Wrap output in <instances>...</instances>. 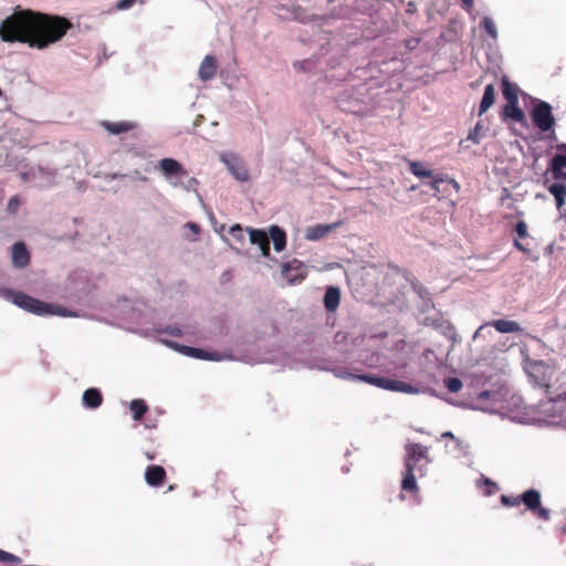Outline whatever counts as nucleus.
Here are the masks:
<instances>
[{
    "mask_svg": "<svg viewBox=\"0 0 566 566\" xmlns=\"http://www.w3.org/2000/svg\"><path fill=\"white\" fill-rule=\"evenodd\" d=\"M356 294L388 313L409 306L416 298L424 301L427 297L424 289L398 269L374 261L356 263Z\"/></svg>",
    "mask_w": 566,
    "mask_h": 566,
    "instance_id": "f257e3e1",
    "label": "nucleus"
},
{
    "mask_svg": "<svg viewBox=\"0 0 566 566\" xmlns=\"http://www.w3.org/2000/svg\"><path fill=\"white\" fill-rule=\"evenodd\" d=\"M71 28L72 23L64 17L27 9L15 11L1 22L0 38L3 42H19L44 50L59 42Z\"/></svg>",
    "mask_w": 566,
    "mask_h": 566,
    "instance_id": "f03ea898",
    "label": "nucleus"
},
{
    "mask_svg": "<svg viewBox=\"0 0 566 566\" xmlns=\"http://www.w3.org/2000/svg\"><path fill=\"white\" fill-rule=\"evenodd\" d=\"M10 295L15 305L36 315L59 314L66 316L65 310H62L61 307H53L52 305L39 301L23 292H10Z\"/></svg>",
    "mask_w": 566,
    "mask_h": 566,
    "instance_id": "7ed1b4c3",
    "label": "nucleus"
},
{
    "mask_svg": "<svg viewBox=\"0 0 566 566\" xmlns=\"http://www.w3.org/2000/svg\"><path fill=\"white\" fill-rule=\"evenodd\" d=\"M532 119L534 125L542 132L551 130L555 124L552 106L546 102H539L533 108Z\"/></svg>",
    "mask_w": 566,
    "mask_h": 566,
    "instance_id": "20e7f679",
    "label": "nucleus"
},
{
    "mask_svg": "<svg viewBox=\"0 0 566 566\" xmlns=\"http://www.w3.org/2000/svg\"><path fill=\"white\" fill-rule=\"evenodd\" d=\"M281 273L289 283H298L305 279L307 266L304 262L293 259L282 265Z\"/></svg>",
    "mask_w": 566,
    "mask_h": 566,
    "instance_id": "39448f33",
    "label": "nucleus"
},
{
    "mask_svg": "<svg viewBox=\"0 0 566 566\" xmlns=\"http://www.w3.org/2000/svg\"><path fill=\"white\" fill-rule=\"evenodd\" d=\"M551 170L555 179H566V144L556 146V154L551 160Z\"/></svg>",
    "mask_w": 566,
    "mask_h": 566,
    "instance_id": "423d86ee",
    "label": "nucleus"
},
{
    "mask_svg": "<svg viewBox=\"0 0 566 566\" xmlns=\"http://www.w3.org/2000/svg\"><path fill=\"white\" fill-rule=\"evenodd\" d=\"M406 460L405 464H410L413 469L417 468V464L422 460L424 464L429 463L428 448L423 447L419 443H409L406 447Z\"/></svg>",
    "mask_w": 566,
    "mask_h": 566,
    "instance_id": "0eeeda50",
    "label": "nucleus"
},
{
    "mask_svg": "<svg viewBox=\"0 0 566 566\" xmlns=\"http://www.w3.org/2000/svg\"><path fill=\"white\" fill-rule=\"evenodd\" d=\"M409 166L410 171L415 176L419 178H430V181H428L427 185L430 186L431 189L434 190L436 192L440 191L439 184L443 182L444 180L442 176H434L432 174V170L426 168L423 164L418 161H410Z\"/></svg>",
    "mask_w": 566,
    "mask_h": 566,
    "instance_id": "6e6552de",
    "label": "nucleus"
},
{
    "mask_svg": "<svg viewBox=\"0 0 566 566\" xmlns=\"http://www.w3.org/2000/svg\"><path fill=\"white\" fill-rule=\"evenodd\" d=\"M382 389L394 392H402L408 395H418L420 392H423V390L407 384L401 380L392 379L389 377H386Z\"/></svg>",
    "mask_w": 566,
    "mask_h": 566,
    "instance_id": "1a4fd4ad",
    "label": "nucleus"
},
{
    "mask_svg": "<svg viewBox=\"0 0 566 566\" xmlns=\"http://www.w3.org/2000/svg\"><path fill=\"white\" fill-rule=\"evenodd\" d=\"M166 480V471L161 465H148L145 470V481L149 486L158 488Z\"/></svg>",
    "mask_w": 566,
    "mask_h": 566,
    "instance_id": "9d476101",
    "label": "nucleus"
},
{
    "mask_svg": "<svg viewBox=\"0 0 566 566\" xmlns=\"http://www.w3.org/2000/svg\"><path fill=\"white\" fill-rule=\"evenodd\" d=\"M159 169L166 177L178 176L184 177L187 176V171L184 166L174 158H164L159 161Z\"/></svg>",
    "mask_w": 566,
    "mask_h": 566,
    "instance_id": "9b49d317",
    "label": "nucleus"
},
{
    "mask_svg": "<svg viewBox=\"0 0 566 566\" xmlns=\"http://www.w3.org/2000/svg\"><path fill=\"white\" fill-rule=\"evenodd\" d=\"M101 126L112 135H119L123 133H128L134 130L137 127V124L134 122H109L103 120Z\"/></svg>",
    "mask_w": 566,
    "mask_h": 566,
    "instance_id": "f8f14e48",
    "label": "nucleus"
},
{
    "mask_svg": "<svg viewBox=\"0 0 566 566\" xmlns=\"http://www.w3.org/2000/svg\"><path fill=\"white\" fill-rule=\"evenodd\" d=\"M217 60L212 55H206L199 67V77L203 81H210L217 74Z\"/></svg>",
    "mask_w": 566,
    "mask_h": 566,
    "instance_id": "ddd939ff",
    "label": "nucleus"
},
{
    "mask_svg": "<svg viewBox=\"0 0 566 566\" xmlns=\"http://www.w3.org/2000/svg\"><path fill=\"white\" fill-rule=\"evenodd\" d=\"M12 262L17 268H24L30 262L29 251L23 242H17L12 247Z\"/></svg>",
    "mask_w": 566,
    "mask_h": 566,
    "instance_id": "4468645a",
    "label": "nucleus"
},
{
    "mask_svg": "<svg viewBox=\"0 0 566 566\" xmlns=\"http://www.w3.org/2000/svg\"><path fill=\"white\" fill-rule=\"evenodd\" d=\"M337 226H338V223L316 224L313 227H307V229L305 231V238L311 241L322 239L325 235H327Z\"/></svg>",
    "mask_w": 566,
    "mask_h": 566,
    "instance_id": "2eb2a0df",
    "label": "nucleus"
},
{
    "mask_svg": "<svg viewBox=\"0 0 566 566\" xmlns=\"http://www.w3.org/2000/svg\"><path fill=\"white\" fill-rule=\"evenodd\" d=\"M541 492L535 489L526 490L520 496V503L523 502L526 509L533 512L541 505Z\"/></svg>",
    "mask_w": 566,
    "mask_h": 566,
    "instance_id": "dca6fc26",
    "label": "nucleus"
},
{
    "mask_svg": "<svg viewBox=\"0 0 566 566\" xmlns=\"http://www.w3.org/2000/svg\"><path fill=\"white\" fill-rule=\"evenodd\" d=\"M269 234L271 240L273 241L274 250L276 252H281L286 247V233L279 226H271L269 229Z\"/></svg>",
    "mask_w": 566,
    "mask_h": 566,
    "instance_id": "f3484780",
    "label": "nucleus"
},
{
    "mask_svg": "<svg viewBox=\"0 0 566 566\" xmlns=\"http://www.w3.org/2000/svg\"><path fill=\"white\" fill-rule=\"evenodd\" d=\"M82 400L85 407L96 409L102 405L103 396L98 389L88 388L84 391Z\"/></svg>",
    "mask_w": 566,
    "mask_h": 566,
    "instance_id": "a211bd4d",
    "label": "nucleus"
},
{
    "mask_svg": "<svg viewBox=\"0 0 566 566\" xmlns=\"http://www.w3.org/2000/svg\"><path fill=\"white\" fill-rule=\"evenodd\" d=\"M416 469L410 464H405L403 479L401 481V489L407 492H417L418 484L415 475Z\"/></svg>",
    "mask_w": 566,
    "mask_h": 566,
    "instance_id": "6ab92c4d",
    "label": "nucleus"
},
{
    "mask_svg": "<svg viewBox=\"0 0 566 566\" xmlns=\"http://www.w3.org/2000/svg\"><path fill=\"white\" fill-rule=\"evenodd\" d=\"M502 93L507 103L518 104V87L505 76L502 78Z\"/></svg>",
    "mask_w": 566,
    "mask_h": 566,
    "instance_id": "aec40b11",
    "label": "nucleus"
},
{
    "mask_svg": "<svg viewBox=\"0 0 566 566\" xmlns=\"http://www.w3.org/2000/svg\"><path fill=\"white\" fill-rule=\"evenodd\" d=\"M340 301V292L337 287L329 286L324 296V305L327 311H335Z\"/></svg>",
    "mask_w": 566,
    "mask_h": 566,
    "instance_id": "412c9836",
    "label": "nucleus"
},
{
    "mask_svg": "<svg viewBox=\"0 0 566 566\" xmlns=\"http://www.w3.org/2000/svg\"><path fill=\"white\" fill-rule=\"evenodd\" d=\"M489 325H492L500 333H514L522 329L517 322L509 319H496Z\"/></svg>",
    "mask_w": 566,
    "mask_h": 566,
    "instance_id": "4be33fe9",
    "label": "nucleus"
},
{
    "mask_svg": "<svg viewBox=\"0 0 566 566\" xmlns=\"http://www.w3.org/2000/svg\"><path fill=\"white\" fill-rule=\"evenodd\" d=\"M494 101H495V90L492 84H489L484 88V93H483L482 101H481L480 108H479L480 115L485 113L494 104Z\"/></svg>",
    "mask_w": 566,
    "mask_h": 566,
    "instance_id": "5701e85b",
    "label": "nucleus"
},
{
    "mask_svg": "<svg viewBox=\"0 0 566 566\" xmlns=\"http://www.w3.org/2000/svg\"><path fill=\"white\" fill-rule=\"evenodd\" d=\"M185 353L190 355L191 357L199 358V359H207V360H219L220 356L217 354L209 353L205 349L200 348H193V347H187L185 346Z\"/></svg>",
    "mask_w": 566,
    "mask_h": 566,
    "instance_id": "b1692460",
    "label": "nucleus"
},
{
    "mask_svg": "<svg viewBox=\"0 0 566 566\" xmlns=\"http://www.w3.org/2000/svg\"><path fill=\"white\" fill-rule=\"evenodd\" d=\"M134 420H140L148 410V406L142 399H134L129 406Z\"/></svg>",
    "mask_w": 566,
    "mask_h": 566,
    "instance_id": "393cba45",
    "label": "nucleus"
},
{
    "mask_svg": "<svg viewBox=\"0 0 566 566\" xmlns=\"http://www.w3.org/2000/svg\"><path fill=\"white\" fill-rule=\"evenodd\" d=\"M454 446L452 449H449V446L447 444L446 448L450 451V452H458V455L459 457H467L470 454V444L460 439V438H457L454 441H453Z\"/></svg>",
    "mask_w": 566,
    "mask_h": 566,
    "instance_id": "a878e982",
    "label": "nucleus"
},
{
    "mask_svg": "<svg viewBox=\"0 0 566 566\" xmlns=\"http://www.w3.org/2000/svg\"><path fill=\"white\" fill-rule=\"evenodd\" d=\"M504 114L516 122H521L524 118V112L518 107V104L507 103Z\"/></svg>",
    "mask_w": 566,
    "mask_h": 566,
    "instance_id": "bb28decb",
    "label": "nucleus"
},
{
    "mask_svg": "<svg viewBox=\"0 0 566 566\" xmlns=\"http://www.w3.org/2000/svg\"><path fill=\"white\" fill-rule=\"evenodd\" d=\"M248 231L252 244H256L259 247L264 245L266 240L269 239V235L263 230L248 229Z\"/></svg>",
    "mask_w": 566,
    "mask_h": 566,
    "instance_id": "cd10ccee",
    "label": "nucleus"
},
{
    "mask_svg": "<svg viewBox=\"0 0 566 566\" xmlns=\"http://www.w3.org/2000/svg\"><path fill=\"white\" fill-rule=\"evenodd\" d=\"M386 377L382 376H373V375H356V380H360L367 384H370L373 386H376L378 388L384 387Z\"/></svg>",
    "mask_w": 566,
    "mask_h": 566,
    "instance_id": "c85d7f7f",
    "label": "nucleus"
},
{
    "mask_svg": "<svg viewBox=\"0 0 566 566\" xmlns=\"http://www.w3.org/2000/svg\"><path fill=\"white\" fill-rule=\"evenodd\" d=\"M229 169H230L231 174L233 175V177L237 180H240V181H248L249 180L250 175H249L248 169L244 166H242V165H230Z\"/></svg>",
    "mask_w": 566,
    "mask_h": 566,
    "instance_id": "c756f323",
    "label": "nucleus"
},
{
    "mask_svg": "<svg viewBox=\"0 0 566 566\" xmlns=\"http://www.w3.org/2000/svg\"><path fill=\"white\" fill-rule=\"evenodd\" d=\"M482 27L484 28L485 32L492 38H497V29L494 23V21L490 17H484L482 20Z\"/></svg>",
    "mask_w": 566,
    "mask_h": 566,
    "instance_id": "7c9ffc66",
    "label": "nucleus"
},
{
    "mask_svg": "<svg viewBox=\"0 0 566 566\" xmlns=\"http://www.w3.org/2000/svg\"><path fill=\"white\" fill-rule=\"evenodd\" d=\"M484 134L482 132V125L478 123L474 128L469 133L468 140H472L474 144H480L483 139Z\"/></svg>",
    "mask_w": 566,
    "mask_h": 566,
    "instance_id": "2f4dec72",
    "label": "nucleus"
},
{
    "mask_svg": "<svg viewBox=\"0 0 566 566\" xmlns=\"http://www.w3.org/2000/svg\"><path fill=\"white\" fill-rule=\"evenodd\" d=\"M229 232L235 242L243 244L245 237L244 231L240 224L232 226Z\"/></svg>",
    "mask_w": 566,
    "mask_h": 566,
    "instance_id": "473e14b6",
    "label": "nucleus"
},
{
    "mask_svg": "<svg viewBox=\"0 0 566 566\" xmlns=\"http://www.w3.org/2000/svg\"><path fill=\"white\" fill-rule=\"evenodd\" d=\"M549 192L556 197H562L566 195V187L563 184L554 182L548 187Z\"/></svg>",
    "mask_w": 566,
    "mask_h": 566,
    "instance_id": "72a5a7b5",
    "label": "nucleus"
},
{
    "mask_svg": "<svg viewBox=\"0 0 566 566\" xmlns=\"http://www.w3.org/2000/svg\"><path fill=\"white\" fill-rule=\"evenodd\" d=\"M446 387L450 392H458L462 388V382L459 378L446 379Z\"/></svg>",
    "mask_w": 566,
    "mask_h": 566,
    "instance_id": "f704fd0d",
    "label": "nucleus"
},
{
    "mask_svg": "<svg viewBox=\"0 0 566 566\" xmlns=\"http://www.w3.org/2000/svg\"><path fill=\"white\" fill-rule=\"evenodd\" d=\"M515 232L518 235V238H526L528 235L526 222L523 220L518 221L515 226Z\"/></svg>",
    "mask_w": 566,
    "mask_h": 566,
    "instance_id": "c9c22d12",
    "label": "nucleus"
},
{
    "mask_svg": "<svg viewBox=\"0 0 566 566\" xmlns=\"http://www.w3.org/2000/svg\"><path fill=\"white\" fill-rule=\"evenodd\" d=\"M501 502L505 506H511V507L517 506L520 504V496L516 497V496L502 495Z\"/></svg>",
    "mask_w": 566,
    "mask_h": 566,
    "instance_id": "e433bc0d",
    "label": "nucleus"
},
{
    "mask_svg": "<svg viewBox=\"0 0 566 566\" xmlns=\"http://www.w3.org/2000/svg\"><path fill=\"white\" fill-rule=\"evenodd\" d=\"M0 562L19 563L20 558L11 553L0 549Z\"/></svg>",
    "mask_w": 566,
    "mask_h": 566,
    "instance_id": "4c0bfd02",
    "label": "nucleus"
},
{
    "mask_svg": "<svg viewBox=\"0 0 566 566\" xmlns=\"http://www.w3.org/2000/svg\"><path fill=\"white\" fill-rule=\"evenodd\" d=\"M19 207H20L19 198L17 196L10 198V200L8 202V207H7L8 211L10 213H15L18 211Z\"/></svg>",
    "mask_w": 566,
    "mask_h": 566,
    "instance_id": "58836bf2",
    "label": "nucleus"
},
{
    "mask_svg": "<svg viewBox=\"0 0 566 566\" xmlns=\"http://www.w3.org/2000/svg\"><path fill=\"white\" fill-rule=\"evenodd\" d=\"M537 515L539 518L544 521H548L551 518V511L548 509L542 507L541 505L536 509Z\"/></svg>",
    "mask_w": 566,
    "mask_h": 566,
    "instance_id": "ea45409f",
    "label": "nucleus"
},
{
    "mask_svg": "<svg viewBox=\"0 0 566 566\" xmlns=\"http://www.w3.org/2000/svg\"><path fill=\"white\" fill-rule=\"evenodd\" d=\"M136 0H119L116 4L118 10H126L134 6Z\"/></svg>",
    "mask_w": 566,
    "mask_h": 566,
    "instance_id": "a19ab883",
    "label": "nucleus"
},
{
    "mask_svg": "<svg viewBox=\"0 0 566 566\" xmlns=\"http://www.w3.org/2000/svg\"><path fill=\"white\" fill-rule=\"evenodd\" d=\"M186 227L189 228V230L195 234H199L200 232V228L197 223H193V222H188L186 223Z\"/></svg>",
    "mask_w": 566,
    "mask_h": 566,
    "instance_id": "79ce46f5",
    "label": "nucleus"
},
{
    "mask_svg": "<svg viewBox=\"0 0 566 566\" xmlns=\"http://www.w3.org/2000/svg\"><path fill=\"white\" fill-rule=\"evenodd\" d=\"M260 249H261V252H262L263 256H265V258L270 256V241H269V239L266 240L264 245H260Z\"/></svg>",
    "mask_w": 566,
    "mask_h": 566,
    "instance_id": "37998d69",
    "label": "nucleus"
},
{
    "mask_svg": "<svg viewBox=\"0 0 566 566\" xmlns=\"http://www.w3.org/2000/svg\"><path fill=\"white\" fill-rule=\"evenodd\" d=\"M346 338H347V335L345 333H337L335 335V343L342 344L343 342H345Z\"/></svg>",
    "mask_w": 566,
    "mask_h": 566,
    "instance_id": "c03bdc74",
    "label": "nucleus"
},
{
    "mask_svg": "<svg viewBox=\"0 0 566 566\" xmlns=\"http://www.w3.org/2000/svg\"><path fill=\"white\" fill-rule=\"evenodd\" d=\"M444 438H448V439H450L452 441H454L457 439V437L451 431H444L441 434L440 439H444Z\"/></svg>",
    "mask_w": 566,
    "mask_h": 566,
    "instance_id": "a18cd8bd",
    "label": "nucleus"
},
{
    "mask_svg": "<svg viewBox=\"0 0 566 566\" xmlns=\"http://www.w3.org/2000/svg\"><path fill=\"white\" fill-rule=\"evenodd\" d=\"M555 200H556V206H557V208L559 209V208H562V207L564 206V203H565V196L556 197V198H555Z\"/></svg>",
    "mask_w": 566,
    "mask_h": 566,
    "instance_id": "49530a36",
    "label": "nucleus"
},
{
    "mask_svg": "<svg viewBox=\"0 0 566 566\" xmlns=\"http://www.w3.org/2000/svg\"><path fill=\"white\" fill-rule=\"evenodd\" d=\"M514 245H515L518 250H521V251H523V252H525V251H526V249L524 248V245H523L521 242H518L517 240H515V241H514Z\"/></svg>",
    "mask_w": 566,
    "mask_h": 566,
    "instance_id": "de8ad7c7",
    "label": "nucleus"
},
{
    "mask_svg": "<svg viewBox=\"0 0 566 566\" xmlns=\"http://www.w3.org/2000/svg\"><path fill=\"white\" fill-rule=\"evenodd\" d=\"M464 7L471 8L473 6L474 0H462Z\"/></svg>",
    "mask_w": 566,
    "mask_h": 566,
    "instance_id": "09e8293b",
    "label": "nucleus"
},
{
    "mask_svg": "<svg viewBox=\"0 0 566 566\" xmlns=\"http://www.w3.org/2000/svg\"><path fill=\"white\" fill-rule=\"evenodd\" d=\"M485 327V325H482L479 327V329L474 333L473 338H478L480 336L481 331Z\"/></svg>",
    "mask_w": 566,
    "mask_h": 566,
    "instance_id": "8fccbe9b",
    "label": "nucleus"
},
{
    "mask_svg": "<svg viewBox=\"0 0 566 566\" xmlns=\"http://www.w3.org/2000/svg\"><path fill=\"white\" fill-rule=\"evenodd\" d=\"M488 396H489V391H482V392L480 394V398H481V399H484V398H486Z\"/></svg>",
    "mask_w": 566,
    "mask_h": 566,
    "instance_id": "3c124183",
    "label": "nucleus"
},
{
    "mask_svg": "<svg viewBox=\"0 0 566 566\" xmlns=\"http://www.w3.org/2000/svg\"><path fill=\"white\" fill-rule=\"evenodd\" d=\"M146 458L151 461L155 459V455L149 452H146Z\"/></svg>",
    "mask_w": 566,
    "mask_h": 566,
    "instance_id": "603ef678",
    "label": "nucleus"
},
{
    "mask_svg": "<svg viewBox=\"0 0 566 566\" xmlns=\"http://www.w3.org/2000/svg\"><path fill=\"white\" fill-rule=\"evenodd\" d=\"M483 482H484V484L493 485V483L489 479H484Z\"/></svg>",
    "mask_w": 566,
    "mask_h": 566,
    "instance_id": "864d4df0",
    "label": "nucleus"
},
{
    "mask_svg": "<svg viewBox=\"0 0 566 566\" xmlns=\"http://www.w3.org/2000/svg\"><path fill=\"white\" fill-rule=\"evenodd\" d=\"M560 399H562V400H564V401H566V392H565V394H563V395H560Z\"/></svg>",
    "mask_w": 566,
    "mask_h": 566,
    "instance_id": "5fc2aeb1",
    "label": "nucleus"
},
{
    "mask_svg": "<svg viewBox=\"0 0 566 566\" xmlns=\"http://www.w3.org/2000/svg\"><path fill=\"white\" fill-rule=\"evenodd\" d=\"M2 94H3V93H2V90L0 88V97L2 96Z\"/></svg>",
    "mask_w": 566,
    "mask_h": 566,
    "instance_id": "6e6d98bb",
    "label": "nucleus"
}]
</instances>
